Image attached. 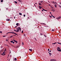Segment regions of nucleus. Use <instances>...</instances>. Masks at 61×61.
Segmentation results:
<instances>
[{
	"mask_svg": "<svg viewBox=\"0 0 61 61\" xmlns=\"http://www.w3.org/2000/svg\"><path fill=\"white\" fill-rule=\"evenodd\" d=\"M6 20L7 21H10V19H6Z\"/></svg>",
	"mask_w": 61,
	"mask_h": 61,
	"instance_id": "nucleus-5",
	"label": "nucleus"
},
{
	"mask_svg": "<svg viewBox=\"0 0 61 61\" xmlns=\"http://www.w3.org/2000/svg\"><path fill=\"white\" fill-rule=\"evenodd\" d=\"M48 51H49V49H48Z\"/></svg>",
	"mask_w": 61,
	"mask_h": 61,
	"instance_id": "nucleus-42",
	"label": "nucleus"
},
{
	"mask_svg": "<svg viewBox=\"0 0 61 61\" xmlns=\"http://www.w3.org/2000/svg\"><path fill=\"white\" fill-rule=\"evenodd\" d=\"M59 7H60V8H61V6L60 5H59Z\"/></svg>",
	"mask_w": 61,
	"mask_h": 61,
	"instance_id": "nucleus-16",
	"label": "nucleus"
},
{
	"mask_svg": "<svg viewBox=\"0 0 61 61\" xmlns=\"http://www.w3.org/2000/svg\"><path fill=\"white\" fill-rule=\"evenodd\" d=\"M51 51H49L50 52H51Z\"/></svg>",
	"mask_w": 61,
	"mask_h": 61,
	"instance_id": "nucleus-49",
	"label": "nucleus"
},
{
	"mask_svg": "<svg viewBox=\"0 0 61 61\" xmlns=\"http://www.w3.org/2000/svg\"><path fill=\"white\" fill-rule=\"evenodd\" d=\"M52 11H53V12H54V10L53 9L52 10Z\"/></svg>",
	"mask_w": 61,
	"mask_h": 61,
	"instance_id": "nucleus-44",
	"label": "nucleus"
},
{
	"mask_svg": "<svg viewBox=\"0 0 61 61\" xmlns=\"http://www.w3.org/2000/svg\"><path fill=\"white\" fill-rule=\"evenodd\" d=\"M51 61H53V59L50 60Z\"/></svg>",
	"mask_w": 61,
	"mask_h": 61,
	"instance_id": "nucleus-13",
	"label": "nucleus"
},
{
	"mask_svg": "<svg viewBox=\"0 0 61 61\" xmlns=\"http://www.w3.org/2000/svg\"><path fill=\"white\" fill-rule=\"evenodd\" d=\"M61 18V17H59L57 18V19H58V20L59 19H60V18Z\"/></svg>",
	"mask_w": 61,
	"mask_h": 61,
	"instance_id": "nucleus-4",
	"label": "nucleus"
},
{
	"mask_svg": "<svg viewBox=\"0 0 61 61\" xmlns=\"http://www.w3.org/2000/svg\"><path fill=\"white\" fill-rule=\"evenodd\" d=\"M8 9V8H6V9H7H7Z\"/></svg>",
	"mask_w": 61,
	"mask_h": 61,
	"instance_id": "nucleus-61",
	"label": "nucleus"
},
{
	"mask_svg": "<svg viewBox=\"0 0 61 61\" xmlns=\"http://www.w3.org/2000/svg\"><path fill=\"white\" fill-rule=\"evenodd\" d=\"M52 31H54V29H52Z\"/></svg>",
	"mask_w": 61,
	"mask_h": 61,
	"instance_id": "nucleus-24",
	"label": "nucleus"
},
{
	"mask_svg": "<svg viewBox=\"0 0 61 61\" xmlns=\"http://www.w3.org/2000/svg\"><path fill=\"white\" fill-rule=\"evenodd\" d=\"M51 15V16H52V17H54V18H55V16H53V15Z\"/></svg>",
	"mask_w": 61,
	"mask_h": 61,
	"instance_id": "nucleus-11",
	"label": "nucleus"
},
{
	"mask_svg": "<svg viewBox=\"0 0 61 61\" xmlns=\"http://www.w3.org/2000/svg\"><path fill=\"white\" fill-rule=\"evenodd\" d=\"M18 47V46H17V47L16 46V47Z\"/></svg>",
	"mask_w": 61,
	"mask_h": 61,
	"instance_id": "nucleus-52",
	"label": "nucleus"
},
{
	"mask_svg": "<svg viewBox=\"0 0 61 61\" xmlns=\"http://www.w3.org/2000/svg\"><path fill=\"white\" fill-rule=\"evenodd\" d=\"M39 5H41V4L40 3H39Z\"/></svg>",
	"mask_w": 61,
	"mask_h": 61,
	"instance_id": "nucleus-28",
	"label": "nucleus"
},
{
	"mask_svg": "<svg viewBox=\"0 0 61 61\" xmlns=\"http://www.w3.org/2000/svg\"><path fill=\"white\" fill-rule=\"evenodd\" d=\"M58 44H60V43H59V42H57Z\"/></svg>",
	"mask_w": 61,
	"mask_h": 61,
	"instance_id": "nucleus-29",
	"label": "nucleus"
},
{
	"mask_svg": "<svg viewBox=\"0 0 61 61\" xmlns=\"http://www.w3.org/2000/svg\"><path fill=\"white\" fill-rule=\"evenodd\" d=\"M44 11H47V10H44Z\"/></svg>",
	"mask_w": 61,
	"mask_h": 61,
	"instance_id": "nucleus-43",
	"label": "nucleus"
},
{
	"mask_svg": "<svg viewBox=\"0 0 61 61\" xmlns=\"http://www.w3.org/2000/svg\"><path fill=\"white\" fill-rule=\"evenodd\" d=\"M17 59H16V58H15V60H16V61H17Z\"/></svg>",
	"mask_w": 61,
	"mask_h": 61,
	"instance_id": "nucleus-36",
	"label": "nucleus"
},
{
	"mask_svg": "<svg viewBox=\"0 0 61 61\" xmlns=\"http://www.w3.org/2000/svg\"><path fill=\"white\" fill-rule=\"evenodd\" d=\"M16 25H17V26H18V25H19V24H18V23H17L16 24Z\"/></svg>",
	"mask_w": 61,
	"mask_h": 61,
	"instance_id": "nucleus-9",
	"label": "nucleus"
},
{
	"mask_svg": "<svg viewBox=\"0 0 61 61\" xmlns=\"http://www.w3.org/2000/svg\"><path fill=\"white\" fill-rule=\"evenodd\" d=\"M40 35H41V36H42L43 35V34L42 33H41L40 34Z\"/></svg>",
	"mask_w": 61,
	"mask_h": 61,
	"instance_id": "nucleus-20",
	"label": "nucleus"
},
{
	"mask_svg": "<svg viewBox=\"0 0 61 61\" xmlns=\"http://www.w3.org/2000/svg\"><path fill=\"white\" fill-rule=\"evenodd\" d=\"M55 7H56V5L55 4Z\"/></svg>",
	"mask_w": 61,
	"mask_h": 61,
	"instance_id": "nucleus-35",
	"label": "nucleus"
},
{
	"mask_svg": "<svg viewBox=\"0 0 61 61\" xmlns=\"http://www.w3.org/2000/svg\"><path fill=\"white\" fill-rule=\"evenodd\" d=\"M3 2V0H1V2Z\"/></svg>",
	"mask_w": 61,
	"mask_h": 61,
	"instance_id": "nucleus-18",
	"label": "nucleus"
},
{
	"mask_svg": "<svg viewBox=\"0 0 61 61\" xmlns=\"http://www.w3.org/2000/svg\"><path fill=\"white\" fill-rule=\"evenodd\" d=\"M43 24H44V25H46V24H45L44 23H43Z\"/></svg>",
	"mask_w": 61,
	"mask_h": 61,
	"instance_id": "nucleus-50",
	"label": "nucleus"
},
{
	"mask_svg": "<svg viewBox=\"0 0 61 61\" xmlns=\"http://www.w3.org/2000/svg\"><path fill=\"white\" fill-rule=\"evenodd\" d=\"M23 15L24 17H25V15Z\"/></svg>",
	"mask_w": 61,
	"mask_h": 61,
	"instance_id": "nucleus-31",
	"label": "nucleus"
},
{
	"mask_svg": "<svg viewBox=\"0 0 61 61\" xmlns=\"http://www.w3.org/2000/svg\"><path fill=\"white\" fill-rule=\"evenodd\" d=\"M13 41H10L11 43H13Z\"/></svg>",
	"mask_w": 61,
	"mask_h": 61,
	"instance_id": "nucleus-15",
	"label": "nucleus"
},
{
	"mask_svg": "<svg viewBox=\"0 0 61 61\" xmlns=\"http://www.w3.org/2000/svg\"><path fill=\"white\" fill-rule=\"evenodd\" d=\"M8 33H11V34H15V32H8L6 34H8Z\"/></svg>",
	"mask_w": 61,
	"mask_h": 61,
	"instance_id": "nucleus-2",
	"label": "nucleus"
},
{
	"mask_svg": "<svg viewBox=\"0 0 61 61\" xmlns=\"http://www.w3.org/2000/svg\"><path fill=\"white\" fill-rule=\"evenodd\" d=\"M22 44L23 45H24V43L23 42H22Z\"/></svg>",
	"mask_w": 61,
	"mask_h": 61,
	"instance_id": "nucleus-34",
	"label": "nucleus"
},
{
	"mask_svg": "<svg viewBox=\"0 0 61 61\" xmlns=\"http://www.w3.org/2000/svg\"><path fill=\"white\" fill-rule=\"evenodd\" d=\"M15 43H17V41H15Z\"/></svg>",
	"mask_w": 61,
	"mask_h": 61,
	"instance_id": "nucleus-21",
	"label": "nucleus"
},
{
	"mask_svg": "<svg viewBox=\"0 0 61 61\" xmlns=\"http://www.w3.org/2000/svg\"><path fill=\"white\" fill-rule=\"evenodd\" d=\"M2 54H5V53H4V52H3Z\"/></svg>",
	"mask_w": 61,
	"mask_h": 61,
	"instance_id": "nucleus-45",
	"label": "nucleus"
},
{
	"mask_svg": "<svg viewBox=\"0 0 61 61\" xmlns=\"http://www.w3.org/2000/svg\"><path fill=\"white\" fill-rule=\"evenodd\" d=\"M17 30H15V31L17 32H18L19 31V29H18V28H17Z\"/></svg>",
	"mask_w": 61,
	"mask_h": 61,
	"instance_id": "nucleus-3",
	"label": "nucleus"
},
{
	"mask_svg": "<svg viewBox=\"0 0 61 61\" xmlns=\"http://www.w3.org/2000/svg\"><path fill=\"white\" fill-rule=\"evenodd\" d=\"M20 2H21V1L20 0H18Z\"/></svg>",
	"mask_w": 61,
	"mask_h": 61,
	"instance_id": "nucleus-37",
	"label": "nucleus"
},
{
	"mask_svg": "<svg viewBox=\"0 0 61 61\" xmlns=\"http://www.w3.org/2000/svg\"><path fill=\"white\" fill-rule=\"evenodd\" d=\"M57 43L56 42H55V43L56 44Z\"/></svg>",
	"mask_w": 61,
	"mask_h": 61,
	"instance_id": "nucleus-57",
	"label": "nucleus"
},
{
	"mask_svg": "<svg viewBox=\"0 0 61 61\" xmlns=\"http://www.w3.org/2000/svg\"><path fill=\"white\" fill-rule=\"evenodd\" d=\"M42 2H43V1H41V3H42Z\"/></svg>",
	"mask_w": 61,
	"mask_h": 61,
	"instance_id": "nucleus-54",
	"label": "nucleus"
},
{
	"mask_svg": "<svg viewBox=\"0 0 61 61\" xmlns=\"http://www.w3.org/2000/svg\"><path fill=\"white\" fill-rule=\"evenodd\" d=\"M13 61H15V58L14 59H13Z\"/></svg>",
	"mask_w": 61,
	"mask_h": 61,
	"instance_id": "nucleus-10",
	"label": "nucleus"
},
{
	"mask_svg": "<svg viewBox=\"0 0 61 61\" xmlns=\"http://www.w3.org/2000/svg\"><path fill=\"white\" fill-rule=\"evenodd\" d=\"M13 37V36H11L10 37V38H11V37Z\"/></svg>",
	"mask_w": 61,
	"mask_h": 61,
	"instance_id": "nucleus-19",
	"label": "nucleus"
},
{
	"mask_svg": "<svg viewBox=\"0 0 61 61\" xmlns=\"http://www.w3.org/2000/svg\"><path fill=\"white\" fill-rule=\"evenodd\" d=\"M49 6H50V5L49 4Z\"/></svg>",
	"mask_w": 61,
	"mask_h": 61,
	"instance_id": "nucleus-60",
	"label": "nucleus"
},
{
	"mask_svg": "<svg viewBox=\"0 0 61 61\" xmlns=\"http://www.w3.org/2000/svg\"><path fill=\"white\" fill-rule=\"evenodd\" d=\"M42 9L43 10H44L45 11V10L43 8Z\"/></svg>",
	"mask_w": 61,
	"mask_h": 61,
	"instance_id": "nucleus-32",
	"label": "nucleus"
},
{
	"mask_svg": "<svg viewBox=\"0 0 61 61\" xmlns=\"http://www.w3.org/2000/svg\"><path fill=\"white\" fill-rule=\"evenodd\" d=\"M34 5L36 7V5H35V4H34Z\"/></svg>",
	"mask_w": 61,
	"mask_h": 61,
	"instance_id": "nucleus-59",
	"label": "nucleus"
},
{
	"mask_svg": "<svg viewBox=\"0 0 61 61\" xmlns=\"http://www.w3.org/2000/svg\"><path fill=\"white\" fill-rule=\"evenodd\" d=\"M15 17H14V19H15Z\"/></svg>",
	"mask_w": 61,
	"mask_h": 61,
	"instance_id": "nucleus-55",
	"label": "nucleus"
},
{
	"mask_svg": "<svg viewBox=\"0 0 61 61\" xmlns=\"http://www.w3.org/2000/svg\"><path fill=\"white\" fill-rule=\"evenodd\" d=\"M50 14H51V12H50Z\"/></svg>",
	"mask_w": 61,
	"mask_h": 61,
	"instance_id": "nucleus-62",
	"label": "nucleus"
},
{
	"mask_svg": "<svg viewBox=\"0 0 61 61\" xmlns=\"http://www.w3.org/2000/svg\"><path fill=\"white\" fill-rule=\"evenodd\" d=\"M8 41V40L7 39H6V41Z\"/></svg>",
	"mask_w": 61,
	"mask_h": 61,
	"instance_id": "nucleus-48",
	"label": "nucleus"
},
{
	"mask_svg": "<svg viewBox=\"0 0 61 61\" xmlns=\"http://www.w3.org/2000/svg\"><path fill=\"white\" fill-rule=\"evenodd\" d=\"M57 50H58V51H59V52H61V49H60V48L59 47H58L57 48Z\"/></svg>",
	"mask_w": 61,
	"mask_h": 61,
	"instance_id": "nucleus-1",
	"label": "nucleus"
},
{
	"mask_svg": "<svg viewBox=\"0 0 61 61\" xmlns=\"http://www.w3.org/2000/svg\"><path fill=\"white\" fill-rule=\"evenodd\" d=\"M56 61V60H55L54 59H53V61Z\"/></svg>",
	"mask_w": 61,
	"mask_h": 61,
	"instance_id": "nucleus-12",
	"label": "nucleus"
},
{
	"mask_svg": "<svg viewBox=\"0 0 61 61\" xmlns=\"http://www.w3.org/2000/svg\"><path fill=\"white\" fill-rule=\"evenodd\" d=\"M29 50H30V51H32V49H29Z\"/></svg>",
	"mask_w": 61,
	"mask_h": 61,
	"instance_id": "nucleus-8",
	"label": "nucleus"
},
{
	"mask_svg": "<svg viewBox=\"0 0 61 61\" xmlns=\"http://www.w3.org/2000/svg\"><path fill=\"white\" fill-rule=\"evenodd\" d=\"M19 14L20 15H22V13H19Z\"/></svg>",
	"mask_w": 61,
	"mask_h": 61,
	"instance_id": "nucleus-7",
	"label": "nucleus"
},
{
	"mask_svg": "<svg viewBox=\"0 0 61 61\" xmlns=\"http://www.w3.org/2000/svg\"><path fill=\"white\" fill-rule=\"evenodd\" d=\"M24 36H25V34H24Z\"/></svg>",
	"mask_w": 61,
	"mask_h": 61,
	"instance_id": "nucleus-26",
	"label": "nucleus"
},
{
	"mask_svg": "<svg viewBox=\"0 0 61 61\" xmlns=\"http://www.w3.org/2000/svg\"><path fill=\"white\" fill-rule=\"evenodd\" d=\"M7 46H8V45H7Z\"/></svg>",
	"mask_w": 61,
	"mask_h": 61,
	"instance_id": "nucleus-58",
	"label": "nucleus"
},
{
	"mask_svg": "<svg viewBox=\"0 0 61 61\" xmlns=\"http://www.w3.org/2000/svg\"><path fill=\"white\" fill-rule=\"evenodd\" d=\"M44 36H45V37H46V35L45 36V35H44Z\"/></svg>",
	"mask_w": 61,
	"mask_h": 61,
	"instance_id": "nucleus-23",
	"label": "nucleus"
},
{
	"mask_svg": "<svg viewBox=\"0 0 61 61\" xmlns=\"http://www.w3.org/2000/svg\"><path fill=\"white\" fill-rule=\"evenodd\" d=\"M52 44H53V45H55V44H55V43H53Z\"/></svg>",
	"mask_w": 61,
	"mask_h": 61,
	"instance_id": "nucleus-22",
	"label": "nucleus"
},
{
	"mask_svg": "<svg viewBox=\"0 0 61 61\" xmlns=\"http://www.w3.org/2000/svg\"><path fill=\"white\" fill-rule=\"evenodd\" d=\"M11 51H10V53H11Z\"/></svg>",
	"mask_w": 61,
	"mask_h": 61,
	"instance_id": "nucleus-53",
	"label": "nucleus"
},
{
	"mask_svg": "<svg viewBox=\"0 0 61 61\" xmlns=\"http://www.w3.org/2000/svg\"><path fill=\"white\" fill-rule=\"evenodd\" d=\"M12 43L13 44H14V43H15V42H13Z\"/></svg>",
	"mask_w": 61,
	"mask_h": 61,
	"instance_id": "nucleus-46",
	"label": "nucleus"
},
{
	"mask_svg": "<svg viewBox=\"0 0 61 61\" xmlns=\"http://www.w3.org/2000/svg\"><path fill=\"white\" fill-rule=\"evenodd\" d=\"M1 55H2V56H5V54H2Z\"/></svg>",
	"mask_w": 61,
	"mask_h": 61,
	"instance_id": "nucleus-14",
	"label": "nucleus"
},
{
	"mask_svg": "<svg viewBox=\"0 0 61 61\" xmlns=\"http://www.w3.org/2000/svg\"><path fill=\"white\" fill-rule=\"evenodd\" d=\"M13 40H14V41L15 42V40L14 39Z\"/></svg>",
	"mask_w": 61,
	"mask_h": 61,
	"instance_id": "nucleus-27",
	"label": "nucleus"
},
{
	"mask_svg": "<svg viewBox=\"0 0 61 61\" xmlns=\"http://www.w3.org/2000/svg\"><path fill=\"white\" fill-rule=\"evenodd\" d=\"M18 28H19V29L20 31H21V28H20V27H18Z\"/></svg>",
	"mask_w": 61,
	"mask_h": 61,
	"instance_id": "nucleus-6",
	"label": "nucleus"
},
{
	"mask_svg": "<svg viewBox=\"0 0 61 61\" xmlns=\"http://www.w3.org/2000/svg\"><path fill=\"white\" fill-rule=\"evenodd\" d=\"M15 35H17V36H18V35L17 34H15Z\"/></svg>",
	"mask_w": 61,
	"mask_h": 61,
	"instance_id": "nucleus-47",
	"label": "nucleus"
},
{
	"mask_svg": "<svg viewBox=\"0 0 61 61\" xmlns=\"http://www.w3.org/2000/svg\"><path fill=\"white\" fill-rule=\"evenodd\" d=\"M0 33H2V31H0Z\"/></svg>",
	"mask_w": 61,
	"mask_h": 61,
	"instance_id": "nucleus-25",
	"label": "nucleus"
},
{
	"mask_svg": "<svg viewBox=\"0 0 61 61\" xmlns=\"http://www.w3.org/2000/svg\"><path fill=\"white\" fill-rule=\"evenodd\" d=\"M15 3V1H14Z\"/></svg>",
	"mask_w": 61,
	"mask_h": 61,
	"instance_id": "nucleus-63",
	"label": "nucleus"
},
{
	"mask_svg": "<svg viewBox=\"0 0 61 61\" xmlns=\"http://www.w3.org/2000/svg\"><path fill=\"white\" fill-rule=\"evenodd\" d=\"M50 17H52V16H50V15H49Z\"/></svg>",
	"mask_w": 61,
	"mask_h": 61,
	"instance_id": "nucleus-40",
	"label": "nucleus"
},
{
	"mask_svg": "<svg viewBox=\"0 0 61 61\" xmlns=\"http://www.w3.org/2000/svg\"><path fill=\"white\" fill-rule=\"evenodd\" d=\"M42 8V7H39V8H40V9H41V8Z\"/></svg>",
	"mask_w": 61,
	"mask_h": 61,
	"instance_id": "nucleus-17",
	"label": "nucleus"
},
{
	"mask_svg": "<svg viewBox=\"0 0 61 61\" xmlns=\"http://www.w3.org/2000/svg\"><path fill=\"white\" fill-rule=\"evenodd\" d=\"M5 36H3V37H5Z\"/></svg>",
	"mask_w": 61,
	"mask_h": 61,
	"instance_id": "nucleus-41",
	"label": "nucleus"
},
{
	"mask_svg": "<svg viewBox=\"0 0 61 61\" xmlns=\"http://www.w3.org/2000/svg\"><path fill=\"white\" fill-rule=\"evenodd\" d=\"M48 53H49L50 54V53H49V52H48Z\"/></svg>",
	"mask_w": 61,
	"mask_h": 61,
	"instance_id": "nucleus-51",
	"label": "nucleus"
},
{
	"mask_svg": "<svg viewBox=\"0 0 61 61\" xmlns=\"http://www.w3.org/2000/svg\"><path fill=\"white\" fill-rule=\"evenodd\" d=\"M60 45H61V43H60Z\"/></svg>",
	"mask_w": 61,
	"mask_h": 61,
	"instance_id": "nucleus-64",
	"label": "nucleus"
},
{
	"mask_svg": "<svg viewBox=\"0 0 61 61\" xmlns=\"http://www.w3.org/2000/svg\"><path fill=\"white\" fill-rule=\"evenodd\" d=\"M3 52L5 53V51H4V52Z\"/></svg>",
	"mask_w": 61,
	"mask_h": 61,
	"instance_id": "nucleus-56",
	"label": "nucleus"
},
{
	"mask_svg": "<svg viewBox=\"0 0 61 61\" xmlns=\"http://www.w3.org/2000/svg\"><path fill=\"white\" fill-rule=\"evenodd\" d=\"M22 33H23V31L22 30Z\"/></svg>",
	"mask_w": 61,
	"mask_h": 61,
	"instance_id": "nucleus-38",
	"label": "nucleus"
},
{
	"mask_svg": "<svg viewBox=\"0 0 61 61\" xmlns=\"http://www.w3.org/2000/svg\"><path fill=\"white\" fill-rule=\"evenodd\" d=\"M6 51V48H5V51Z\"/></svg>",
	"mask_w": 61,
	"mask_h": 61,
	"instance_id": "nucleus-33",
	"label": "nucleus"
},
{
	"mask_svg": "<svg viewBox=\"0 0 61 61\" xmlns=\"http://www.w3.org/2000/svg\"><path fill=\"white\" fill-rule=\"evenodd\" d=\"M34 39H35V40H36V38H34Z\"/></svg>",
	"mask_w": 61,
	"mask_h": 61,
	"instance_id": "nucleus-30",
	"label": "nucleus"
},
{
	"mask_svg": "<svg viewBox=\"0 0 61 61\" xmlns=\"http://www.w3.org/2000/svg\"><path fill=\"white\" fill-rule=\"evenodd\" d=\"M17 2L16 1H15V4H17Z\"/></svg>",
	"mask_w": 61,
	"mask_h": 61,
	"instance_id": "nucleus-39",
	"label": "nucleus"
}]
</instances>
